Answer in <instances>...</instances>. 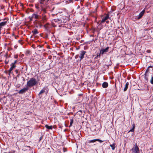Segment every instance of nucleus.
Listing matches in <instances>:
<instances>
[{"label": "nucleus", "instance_id": "nucleus-8", "mask_svg": "<svg viewBox=\"0 0 153 153\" xmlns=\"http://www.w3.org/2000/svg\"><path fill=\"white\" fill-rule=\"evenodd\" d=\"M10 66H11V67L10 68L9 70V74L11 73V71L14 69L16 67L15 65L13 64H12V63H11V64L10 65Z\"/></svg>", "mask_w": 153, "mask_h": 153}, {"label": "nucleus", "instance_id": "nucleus-10", "mask_svg": "<svg viewBox=\"0 0 153 153\" xmlns=\"http://www.w3.org/2000/svg\"><path fill=\"white\" fill-rule=\"evenodd\" d=\"M144 10H143L140 13L138 16H137V19H139L142 16L144 13Z\"/></svg>", "mask_w": 153, "mask_h": 153}, {"label": "nucleus", "instance_id": "nucleus-14", "mask_svg": "<svg viewBox=\"0 0 153 153\" xmlns=\"http://www.w3.org/2000/svg\"><path fill=\"white\" fill-rule=\"evenodd\" d=\"M45 127L47 129H52V126H49L47 125H46L45 126Z\"/></svg>", "mask_w": 153, "mask_h": 153}, {"label": "nucleus", "instance_id": "nucleus-16", "mask_svg": "<svg viewBox=\"0 0 153 153\" xmlns=\"http://www.w3.org/2000/svg\"><path fill=\"white\" fill-rule=\"evenodd\" d=\"M33 34L34 35L38 33V32L36 29H35L34 31H33Z\"/></svg>", "mask_w": 153, "mask_h": 153}, {"label": "nucleus", "instance_id": "nucleus-26", "mask_svg": "<svg viewBox=\"0 0 153 153\" xmlns=\"http://www.w3.org/2000/svg\"><path fill=\"white\" fill-rule=\"evenodd\" d=\"M43 10L44 12H45V10L44 9H43Z\"/></svg>", "mask_w": 153, "mask_h": 153}, {"label": "nucleus", "instance_id": "nucleus-6", "mask_svg": "<svg viewBox=\"0 0 153 153\" xmlns=\"http://www.w3.org/2000/svg\"><path fill=\"white\" fill-rule=\"evenodd\" d=\"M28 89V87L24 88L23 89H22L21 90H20L19 93L20 94H22L26 92Z\"/></svg>", "mask_w": 153, "mask_h": 153}, {"label": "nucleus", "instance_id": "nucleus-12", "mask_svg": "<svg viewBox=\"0 0 153 153\" xmlns=\"http://www.w3.org/2000/svg\"><path fill=\"white\" fill-rule=\"evenodd\" d=\"M108 86V83L106 82H104L102 84V87L104 88H106Z\"/></svg>", "mask_w": 153, "mask_h": 153}, {"label": "nucleus", "instance_id": "nucleus-11", "mask_svg": "<svg viewBox=\"0 0 153 153\" xmlns=\"http://www.w3.org/2000/svg\"><path fill=\"white\" fill-rule=\"evenodd\" d=\"M39 18V16L36 14H33L32 16V18L37 19Z\"/></svg>", "mask_w": 153, "mask_h": 153}, {"label": "nucleus", "instance_id": "nucleus-5", "mask_svg": "<svg viewBox=\"0 0 153 153\" xmlns=\"http://www.w3.org/2000/svg\"><path fill=\"white\" fill-rule=\"evenodd\" d=\"M96 141H98L100 143H102L103 142V141H102L101 140H100V139H94V140H88L87 141V143H94Z\"/></svg>", "mask_w": 153, "mask_h": 153}, {"label": "nucleus", "instance_id": "nucleus-20", "mask_svg": "<svg viewBox=\"0 0 153 153\" xmlns=\"http://www.w3.org/2000/svg\"><path fill=\"white\" fill-rule=\"evenodd\" d=\"M56 22H57L58 23H60V20H59V19H56Z\"/></svg>", "mask_w": 153, "mask_h": 153}, {"label": "nucleus", "instance_id": "nucleus-3", "mask_svg": "<svg viewBox=\"0 0 153 153\" xmlns=\"http://www.w3.org/2000/svg\"><path fill=\"white\" fill-rule=\"evenodd\" d=\"M109 48L108 47H107L106 48H105V49H102L101 50H100V55H103V54L104 53L107 52L108 51V50L109 49Z\"/></svg>", "mask_w": 153, "mask_h": 153}, {"label": "nucleus", "instance_id": "nucleus-21", "mask_svg": "<svg viewBox=\"0 0 153 153\" xmlns=\"http://www.w3.org/2000/svg\"><path fill=\"white\" fill-rule=\"evenodd\" d=\"M145 79L146 80H147V79H148V78L147 77V74L146 73L145 74Z\"/></svg>", "mask_w": 153, "mask_h": 153}, {"label": "nucleus", "instance_id": "nucleus-17", "mask_svg": "<svg viewBox=\"0 0 153 153\" xmlns=\"http://www.w3.org/2000/svg\"><path fill=\"white\" fill-rule=\"evenodd\" d=\"M153 75L152 74H151V79L150 80L151 83L153 84Z\"/></svg>", "mask_w": 153, "mask_h": 153}, {"label": "nucleus", "instance_id": "nucleus-19", "mask_svg": "<svg viewBox=\"0 0 153 153\" xmlns=\"http://www.w3.org/2000/svg\"><path fill=\"white\" fill-rule=\"evenodd\" d=\"M44 92V90L43 89L41 90L39 93V94H41Z\"/></svg>", "mask_w": 153, "mask_h": 153}, {"label": "nucleus", "instance_id": "nucleus-9", "mask_svg": "<svg viewBox=\"0 0 153 153\" xmlns=\"http://www.w3.org/2000/svg\"><path fill=\"white\" fill-rule=\"evenodd\" d=\"M7 22V21H5L4 22H2L1 23H0V29H1L2 28V27L4 26L5 25H6Z\"/></svg>", "mask_w": 153, "mask_h": 153}, {"label": "nucleus", "instance_id": "nucleus-25", "mask_svg": "<svg viewBox=\"0 0 153 153\" xmlns=\"http://www.w3.org/2000/svg\"><path fill=\"white\" fill-rule=\"evenodd\" d=\"M40 0L42 2L44 1H45V0Z\"/></svg>", "mask_w": 153, "mask_h": 153}, {"label": "nucleus", "instance_id": "nucleus-23", "mask_svg": "<svg viewBox=\"0 0 153 153\" xmlns=\"http://www.w3.org/2000/svg\"><path fill=\"white\" fill-rule=\"evenodd\" d=\"M72 123H73V122H72V121H71L70 122V126H71L72 125Z\"/></svg>", "mask_w": 153, "mask_h": 153}, {"label": "nucleus", "instance_id": "nucleus-27", "mask_svg": "<svg viewBox=\"0 0 153 153\" xmlns=\"http://www.w3.org/2000/svg\"><path fill=\"white\" fill-rule=\"evenodd\" d=\"M4 153H11L9 152V153L4 152Z\"/></svg>", "mask_w": 153, "mask_h": 153}, {"label": "nucleus", "instance_id": "nucleus-18", "mask_svg": "<svg viewBox=\"0 0 153 153\" xmlns=\"http://www.w3.org/2000/svg\"><path fill=\"white\" fill-rule=\"evenodd\" d=\"M133 128H132V129H131L129 131V132H133L134 131V128H135V125L134 124H133Z\"/></svg>", "mask_w": 153, "mask_h": 153}, {"label": "nucleus", "instance_id": "nucleus-24", "mask_svg": "<svg viewBox=\"0 0 153 153\" xmlns=\"http://www.w3.org/2000/svg\"><path fill=\"white\" fill-rule=\"evenodd\" d=\"M109 22V21H106V23L107 24H108Z\"/></svg>", "mask_w": 153, "mask_h": 153}, {"label": "nucleus", "instance_id": "nucleus-2", "mask_svg": "<svg viewBox=\"0 0 153 153\" xmlns=\"http://www.w3.org/2000/svg\"><path fill=\"white\" fill-rule=\"evenodd\" d=\"M132 150L133 153H139V148L137 146L136 144V146L132 149Z\"/></svg>", "mask_w": 153, "mask_h": 153}, {"label": "nucleus", "instance_id": "nucleus-7", "mask_svg": "<svg viewBox=\"0 0 153 153\" xmlns=\"http://www.w3.org/2000/svg\"><path fill=\"white\" fill-rule=\"evenodd\" d=\"M86 53V52L84 51H81L80 55L79 56V58H80V60H81L83 58H84V56L85 54Z\"/></svg>", "mask_w": 153, "mask_h": 153}, {"label": "nucleus", "instance_id": "nucleus-13", "mask_svg": "<svg viewBox=\"0 0 153 153\" xmlns=\"http://www.w3.org/2000/svg\"><path fill=\"white\" fill-rule=\"evenodd\" d=\"M128 85H129L128 82H127L126 83V85H125V87L124 88V91H126L127 90V89L128 88Z\"/></svg>", "mask_w": 153, "mask_h": 153}, {"label": "nucleus", "instance_id": "nucleus-4", "mask_svg": "<svg viewBox=\"0 0 153 153\" xmlns=\"http://www.w3.org/2000/svg\"><path fill=\"white\" fill-rule=\"evenodd\" d=\"M109 18V16L108 14H107L105 16H102V20L101 21V23H103L105 22L106 20L108 19Z\"/></svg>", "mask_w": 153, "mask_h": 153}, {"label": "nucleus", "instance_id": "nucleus-22", "mask_svg": "<svg viewBox=\"0 0 153 153\" xmlns=\"http://www.w3.org/2000/svg\"><path fill=\"white\" fill-rule=\"evenodd\" d=\"M17 62V60H15L14 62L12 63V64H14L15 65Z\"/></svg>", "mask_w": 153, "mask_h": 153}, {"label": "nucleus", "instance_id": "nucleus-15", "mask_svg": "<svg viewBox=\"0 0 153 153\" xmlns=\"http://www.w3.org/2000/svg\"><path fill=\"white\" fill-rule=\"evenodd\" d=\"M110 146L111 147L112 149L113 150H114L115 148V144L113 143L112 144H111L110 145Z\"/></svg>", "mask_w": 153, "mask_h": 153}, {"label": "nucleus", "instance_id": "nucleus-1", "mask_svg": "<svg viewBox=\"0 0 153 153\" xmlns=\"http://www.w3.org/2000/svg\"><path fill=\"white\" fill-rule=\"evenodd\" d=\"M37 83L36 79L32 78L27 82V85L29 86H32L35 85Z\"/></svg>", "mask_w": 153, "mask_h": 153}]
</instances>
